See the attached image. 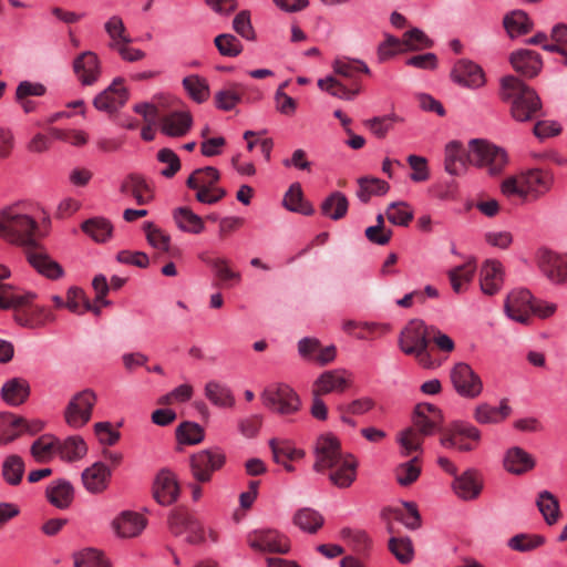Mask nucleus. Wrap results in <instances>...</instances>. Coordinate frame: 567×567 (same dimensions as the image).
<instances>
[{"label":"nucleus","mask_w":567,"mask_h":567,"mask_svg":"<svg viewBox=\"0 0 567 567\" xmlns=\"http://www.w3.org/2000/svg\"><path fill=\"white\" fill-rule=\"evenodd\" d=\"M318 86L322 91H326L332 96L341 100H352L360 92L359 87H355L353 90L346 87L340 81H338L336 78L331 75L326 76L323 79H319Z\"/></svg>","instance_id":"48"},{"label":"nucleus","mask_w":567,"mask_h":567,"mask_svg":"<svg viewBox=\"0 0 567 567\" xmlns=\"http://www.w3.org/2000/svg\"><path fill=\"white\" fill-rule=\"evenodd\" d=\"M451 78L453 82L468 89H478L485 84L484 71L470 60L457 61L451 72Z\"/></svg>","instance_id":"20"},{"label":"nucleus","mask_w":567,"mask_h":567,"mask_svg":"<svg viewBox=\"0 0 567 567\" xmlns=\"http://www.w3.org/2000/svg\"><path fill=\"white\" fill-rule=\"evenodd\" d=\"M550 187V177L540 169H529L518 176L506 178L502 183V193L507 197L525 198L528 195L538 196Z\"/></svg>","instance_id":"3"},{"label":"nucleus","mask_w":567,"mask_h":567,"mask_svg":"<svg viewBox=\"0 0 567 567\" xmlns=\"http://www.w3.org/2000/svg\"><path fill=\"white\" fill-rule=\"evenodd\" d=\"M95 403L96 395L92 390L86 389L76 393L70 400L64 411V419L68 425L73 429L84 426L91 420Z\"/></svg>","instance_id":"8"},{"label":"nucleus","mask_w":567,"mask_h":567,"mask_svg":"<svg viewBox=\"0 0 567 567\" xmlns=\"http://www.w3.org/2000/svg\"><path fill=\"white\" fill-rule=\"evenodd\" d=\"M269 446L272 452V458L276 463H281V457L292 461L305 456V452L302 450L291 446L286 441L278 442L276 439H271L269 441Z\"/></svg>","instance_id":"58"},{"label":"nucleus","mask_w":567,"mask_h":567,"mask_svg":"<svg viewBox=\"0 0 567 567\" xmlns=\"http://www.w3.org/2000/svg\"><path fill=\"white\" fill-rule=\"evenodd\" d=\"M452 486L457 497L464 501L475 499L483 488L480 476L474 470H467L460 476L456 475Z\"/></svg>","instance_id":"29"},{"label":"nucleus","mask_w":567,"mask_h":567,"mask_svg":"<svg viewBox=\"0 0 567 567\" xmlns=\"http://www.w3.org/2000/svg\"><path fill=\"white\" fill-rule=\"evenodd\" d=\"M358 461L351 454H346L333 468H330L329 478L331 483L339 488H347L352 485L357 478Z\"/></svg>","instance_id":"27"},{"label":"nucleus","mask_w":567,"mask_h":567,"mask_svg":"<svg viewBox=\"0 0 567 567\" xmlns=\"http://www.w3.org/2000/svg\"><path fill=\"white\" fill-rule=\"evenodd\" d=\"M358 184L357 197L364 204L368 203L372 196L385 195L390 189L388 182L377 177H361L358 179Z\"/></svg>","instance_id":"39"},{"label":"nucleus","mask_w":567,"mask_h":567,"mask_svg":"<svg viewBox=\"0 0 567 567\" xmlns=\"http://www.w3.org/2000/svg\"><path fill=\"white\" fill-rule=\"evenodd\" d=\"M111 476L112 471L107 465L95 462L82 472L81 478L87 492L97 494L107 488Z\"/></svg>","instance_id":"24"},{"label":"nucleus","mask_w":567,"mask_h":567,"mask_svg":"<svg viewBox=\"0 0 567 567\" xmlns=\"http://www.w3.org/2000/svg\"><path fill=\"white\" fill-rule=\"evenodd\" d=\"M193 125V117L188 111H175L162 118L161 131L169 137L186 135Z\"/></svg>","instance_id":"28"},{"label":"nucleus","mask_w":567,"mask_h":567,"mask_svg":"<svg viewBox=\"0 0 567 567\" xmlns=\"http://www.w3.org/2000/svg\"><path fill=\"white\" fill-rule=\"evenodd\" d=\"M443 422L441 411L433 404L419 403L414 410L413 427L423 435H432L440 430Z\"/></svg>","instance_id":"21"},{"label":"nucleus","mask_w":567,"mask_h":567,"mask_svg":"<svg viewBox=\"0 0 567 567\" xmlns=\"http://www.w3.org/2000/svg\"><path fill=\"white\" fill-rule=\"evenodd\" d=\"M83 231L96 243H105L112 236L113 226L103 217H94L82 224Z\"/></svg>","instance_id":"44"},{"label":"nucleus","mask_w":567,"mask_h":567,"mask_svg":"<svg viewBox=\"0 0 567 567\" xmlns=\"http://www.w3.org/2000/svg\"><path fill=\"white\" fill-rule=\"evenodd\" d=\"M545 543V538L540 535L519 534L512 537L508 546L517 551H529Z\"/></svg>","instance_id":"63"},{"label":"nucleus","mask_w":567,"mask_h":567,"mask_svg":"<svg viewBox=\"0 0 567 567\" xmlns=\"http://www.w3.org/2000/svg\"><path fill=\"white\" fill-rule=\"evenodd\" d=\"M247 543L258 551L286 554L290 549L288 538L277 530H254L248 535Z\"/></svg>","instance_id":"14"},{"label":"nucleus","mask_w":567,"mask_h":567,"mask_svg":"<svg viewBox=\"0 0 567 567\" xmlns=\"http://www.w3.org/2000/svg\"><path fill=\"white\" fill-rule=\"evenodd\" d=\"M502 99L511 101V113L518 122L530 121L540 110V99L536 92L516 76L508 75L502 79Z\"/></svg>","instance_id":"2"},{"label":"nucleus","mask_w":567,"mask_h":567,"mask_svg":"<svg viewBox=\"0 0 567 567\" xmlns=\"http://www.w3.org/2000/svg\"><path fill=\"white\" fill-rule=\"evenodd\" d=\"M533 295L527 289L512 290L505 300L504 310L507 317L519 323H528L533 307Z\"/></svg>","instance_id":"13"},{"label":"nucleus","mask_w":567,"mask_h":567,"mask_svg":"<svg viewBox=\"0 0 567 567\" xmlns=\"http://www.w3.org/2000/svg\"><path fill=\"white\" fill-rule=\"evenodd\" d=\"M27 259L39 274L49 279H59L64 274L62 266L53 260L38 244L35 247L27 249Z\"/></svg>","instance_id":"23"},{"label":"nucleus","mask_w":567,"mask_h":567,"mask_svg":"<svg viewBox=\"0 0 567 567\" xmlns=\"http://www.w3.org/2000/svg\"><path fill=\"white\" fill-rule=\"evenodd\" d=\"M389 549L402 564H408L413 559L414 550L410 538L392 537L389 540Z\"/></svg>","instance_id":"60"},{"label":"nucleus","mask_w":567,"mask_h":567,"mask_svg":"<svg viewBox=\"0 0 567 567\" xmlns=\"http://www.w3.org/2000/svg\"><path fill=\"white\" fill-rule=\"evenodd\" d=\"M30 395V384L23 378H12L6 381L1 388L2 400L11 406H18L27 401Z\"/></svg>","instance_id":"30"},{"label":"nucleus","mask_w":567,"mask_h":567,"mask_svg":"<svg viewBox=\"0 0 567 567\" xmlns=\"http://www.w3.org/2000/svg\"><path fill=\"white\" fill-rule=\"evenodd\" d=\"M430 337V327H426L422 320L413 319L409 321L400 333V349L405 354L414 355L422 361Z\"/></svg>","instance_id":"6"},{"label":"nucleus","mask_w":567,"mask_h":567,"mask_svg":"<svg viewBox=\"0 0 567 567\" xmlns=\"http://www.w3.org/2000/svg\"><path fill=\"white\" fill-rule=\"evenodd\" d=\"M104 29L107 35L110 37L109 44H113L114 42L121 43V41H132V38L127 33L122 18L118 16H112L105 22Z\"/></svg>","instance_id":"61"},{"label":"nucleus","mask_w":567,"mask_h":567,"mask_svg":"<svg viewBox=\"0 0 567 567\" xmlns=\"http://www.w3.org/2000/svg\"><path fill=\"white\" fill-rule=\"evenodd\" d=\"M73 71L82 85H93L102 73L101 61L93 51H84L73 61Z\"/></svg>","instance_id":"19"},{"label":"nucleus","mask_w":567,"mask_h":567,"mask_svg":"<svg viewBox=\"0 0 567 567\" xmlns=\"http://www.w3.org/2000/svg\"><path fill=\"white\" fill-rule=\"evenodd\" d=\"M332 69L334 73L349 79H353L358 72L370 74V69L364 61L347 56L334 59Z\"/></svg>","instance_id":"47"},{"label":"nucleus","mask_w":567,"mask_h":567,"mask_svg":"<svg viewBox=\"0 0 567 567\" xmlns=\"http://www.w3.org/2000/svg\"><path fill=\"white\" fill-rule=\"evenodd\" d=\"M470 163L467 154L462 144L452 141L445 146L444 168L452 176H458L466 171V164Z\"/></svg>","instance_id":"31"},{"label":"nucleus","mask_w":567,"mask_h":567,"mask_svg":"<svg viewBox=\"0 0 567 567\" xmlns=\"http://www.w3.org/2000/svg\"><path fill=\"white\" fill-rule=\"evenodd\" d=\"M24 473V463L19 455L8 456L2 464V475L7 483L17 485L21 482Z\"/></svg>","instance_id":"53"},{"label":"nucleus","mask_w":567,"mask_h":567,"mask_svg":"<svg viewBox=\"0 0 567 567\" xmlns=\"http://www.w3.org/2000/svg\"><path fill=\"white\" fill-rule=\"evenodd\" d=\"M509 61L514 70L525 78L536 76L543 68L540 55L528 49H520L513 52Z\"/></svg>","instance_id":"25"},{"label":"nucleus","mask_w":567,"mask_h":567,"mask_svg":"<svg viewBox=\"0 0 567 567\" xmlns=\"http://www.w3.org/2000/svg\"><path fill=\"white\" fill-rule=\"evenodd\" d=\"M504 25L512 38L526 34L533 28V23L527 13L522 10H514L505 16Z\"/></svg>","instance_id":"46"},{"label":"nucleus","mask_w":567,"mask_h":567,"mask_svg":"<svg viewBox=\"0 0 567 567\" xmlns=\"http://www.w3.org/2000/svg\"><path fill=\"white\" fill-rule=\"evenodd\" d=\"M468 147V162L477 167H487L492 176L501 174L507 164L505 150L487 141L472 140Z\"/></svg>","instance_id":"4"},{"label":"nucleus","mask_w":567,"mask_h":567,"mask_svg":"<svg viewBox=\"0 0 567 567\" xmlns=\"http://www.w3.org/2000/svg\"><path fill=\"white\" fill-rule=\"evenodd\" d=\"M421 473V468L417 465V457H413L408 462L400 464L395 468V477L400 485L408 486L415 482Z\"/></svg>","instance_id":"59"},{"label":"nucleus","mask_w":567,"mask_h":567,"mask_svg":"<svg viewBox=\"0 0 567 567\" xmlns=\"http://www.w3.org/2000/svg\"><path fill=\"white\" fill-rule=\"evenodd\" d=\"M23 419L9 412L0 413V445L13 442L22 433Z\"/></svg>","instance_id":"41"},{"label":"nucleus","mask_w":567,"mask_h":567,"mask_svg":"<svg viewBox=\"0 0 567 567\" xmlns=\"http://www.w3.org/2000/svg\"><path fill=\"white\" fill-rule=\"evenodd\" d=\"M316 462L313 470L322 472L327 468H333L334 465L344 457L340 452V442L331 434L321 435L315 447Z\"/></svg>","instance_id":"10"},{"label":"nucleus","mask_w":567,"mask_h":567,"mask_svg":"<svg viewBox=\"0 0 567 567\" xmlns=\"http://www.w3.org/2000/svg\"><path fill=\"white\" fill-rule=\"evenodd\" d=\"M536 505L548 525H554L558 522L560 515L559 502L554 494L548 491L540 492Z\"/></svg>","instance_id":"45"},{"label":"nucleus","mask_w":567,"mask_h":567,"mask_svg":"<svg viewBox=\"0 0 567 567\" xmlns=\"http://www.w3.org/2000/svg\"><path fill=\"white\" fill-rule=\"evenodd\" d=\"M226 462L225 454L219 449H206L194 453L189 457V467L193 477L199 483L212 480L215 471L220 470Z\"/></svg>","instance_id":"7"},{"label":"nucleus","mask_w":567,"mask_h":567,"mask_svg":"<svg viewBox=\"0 0 567 567\" xmlns=\"http://www.w3.org/2000/svg\"><path fill=\"white\" fill-rule=\"evenodd\" d=\"M173 218L178 229L184 233L198 235L205 229L203 218L187 207L174 209Z\"/></svg>","instance_id":"34"},{"label":"nucleus","mask_w":567,"mask_h":567,"mask_svg":"<svg viewBox=\"0 0 567 567\" xmlns=\"http://www.w3.org/2000/svg\"><path fill=\"white\" fill-rule=\"evenodd\" d=\"M176 439L181 444L195 445L204 440V430L197 423L184 422L176 429Z\"/></svg>","instance_id":"52"},{"label":"nucleus","mask_w":567,"mask_h":567,"mask_svg":"<svg viewBox=\"0 0 567 567\" xmlns=\"http://www.w3.org/2000/svg\"><path fill=\"white\" fill-rule=\"evenodd\" d=\"M423 436L424 435L413 426L403 430L398 436V442L402 449V454L408 456L412 452L419 451L423 442Z\"/></svg>","instance_id":"56"},{"label":"nucleus","mask_w":567,"mask_h":567,"mask_svg":"<svg viewBox=\"0 0 567 567\" xmlns=\"http://www.w3.org/2000/svg\"><path fill=\"white\" fill-rule=\"evenodd\" d=\"M39 225L32 214V206L14 203L0 210V237L9 244L24 248L35 247Z\"/></svg>","instance_id":"1"},{"label":"nucleus","mask_w":567,"mask_h":567,"mask_svg":"<svg viewBox=\"0 0 567 567\" xmlns=\"http://www.w3.org/2000/svg\"><path fill=\"white\" fill-rule=\"evenodd\" d=\"M59 439L50 434L38 437L31 445L30 452L38 463L50 462L58 452Z\"/></svg>","instance_id":"36"},{"label":"nucleus","mask_w":567,"mask_h":567,"mask_svg":"<svg viewBox=\"0 0 567 567\" xmlns=\"http://www.w3.org/2000/svg\"><path fill=\"white\" fill-rule=\"evenodd\" d=\"M475 265L471 261L465 265L457 266L449 271V279L452 289L458 293L463 289L464 284L471 282L474 277Z\"/></svg>","instance_id":"55"},{"label":"nucleus","mask_w":567,"mask_h":567,"mask_svg":"<svg viewBox=\"0 0 567 567\" xmlns=\"http://www.w3.org/2000/svg\"><path fill=\"white\" fill-rule=\"evenodd\" d=\"M413 215V209L405 202L391 203L386 209L388 220L396 226H408Z\"/></svg>","instance_id":"54"},{"label":"nucleus","mask_w":567,"mask_h":567,"mask_svg":"<svg viewBox=\"0 0 567 567\" xmlns=\"http://www.w3.org/2000/svg\"><path fill=\"white\" fill-rule=\"evenodd\" d=\"M147 526V518L137 512L123 511L111 522L114 535L122 539L140 536Z\"/></svg>","instance_id":"12"},{"label":"nucleus","mask_w":567,"mask_h":567,"mask_svg":"<svg viewBox=\"0 0 567 567\" xmlns=\"http://www.w3.org/2000/svg\"><path fill=\"white\" fill-rule=\"evenodd\" d=\"M451 379L456 392L465 398H476L483 390L480 377L467 363H457L451 372Z\"/></svg>","instance_id":"11"},{"label":"nucleus","mask_w":567,"mask_h":567,"mask_svg":"<svg viewBox=\"0 0 567 567\" xmlns=\"http://www.w3.org/2000/svg\"><path fill=\"white\" fill-rule=\"evenodd\" d=\"M284 206L295 213L302 215H312L315 209L312 205L303 200L302 189L299 183L292 184L284 196Z\"/></svg>","instance_id":"40"},{"label":"nucleus","mask_w":567,"mask_h":567,"mask_svg":"<svg viewBox=\"0 0 567 567\" xmlns=\"http://www.w3.org/2000/svg\"><path fill=\"white\" fill-rule=\"evenodd\" d=\"M146 238L148 244L162 251H168L171 237L153 223L145 224Z\"/></svg>","instance_id":"64"},{"label":"nucleus","mask_w":567,"mask_h":567,"mask_svg":"<svg viewBox=\"0 0 567 567\" xmlns=\"http://www.w3.org/2000/svg\"><path fill=\"white\" fill-rule=\"evenodd\" d=\"M169 527L175 534L185 533L186 540L190 544H202L208 539L213 543L218 540V535L214 529L208 528V530H206L200 522L189 515L172 517Z\"/></svg>","instance_id":"9"},{"label":"nucleus","mask_w":567,"mask_h":567,"mask_svg":"<svg viewBox=\"0 0 567 567\" xmlns=\"http://www.w3.org/2000/svg\"><path fill=\"white\" fill-rule=\"evenodd\" d=\"M183 85L189 96L197 103H203L209 97V85L206 79L199 75L184 78Z\"/></svg>","instance_id":"51"},{"label":"nucleus","mask_w":567,"mask_h":567,"mask_svg":"<svg viewBox=\"0 0 567 567\" xmlns=\"http://www.w3.org/2000/svg\"><path fill=\"white\" fill-rule=\"evenodd\" d=\"M261 400L266 408L281 415H290L300 409V400L297 393L287 384L270 385L261 393Z\"/></svg>","instance_id":"5"},{"label":"nucleus","mask_w":567,"mask_h":567,"mask_svg":"<svg viewBox=\"0 0 567 567\" xmlns=\"http://www.w3.org/2000/svg\"><path fill=\"white\" fill-rule=\"evenodd\" d=\"M47 495L52 505L58 508H66L73 499V487L65 480L53 482L47 489Z\"/></svg>","instance_id":"42"},{"label":"nucleus","mask_w":567,"mask_h":567,"mask_svg":"<svg viewBox=\"0 0 567 567\" xmlns=\"http://www.w3.org/2000/svg\"><path fill=\"white\" fill-rule=\"evenodd\" d=\"M534 466L533 456L520 447H512L505 454L504 467L512 474L520 475L530 471Z\"/></svg>","instance_id":"33"},{"label":"nucleus","mask_w":567,"mask_h":567,"mask_svg":"<svg viewBox=\"0 0 567 567\" xmlns=\"http://www.w3.org/2000/svg\"><path fill=\"white\" fill-rule=\"evenodd\" d=\"M153 496L163 506L175 503L179 496L176 475L168 468H162L153 482Z\"/></svg>","instance_id":"17"},{"label":"nucleus","mask_w":567,"mask_h":567,"mask_svg":"<svg viewBox=\"0 0 567 567\" xmlns=\"http://www.w3.org/2000/svg\"><path fill=\"white\" fill-rule=\"evenodd\" d=\"M538 266L546 278L556 285L567 281V259L548 249L538 252Z\"/></svg>","instance_id":"18"},{"label":"nucleus","mask_w":567,"mask_h":567,"mask_svg":"<svg viewBox=\"0 0 567 567\" xmlns=\"http://www.w3.org/2000/svg\"><path fill=\"white\" fill-rule=\"evenodd\" d=\"M351 382L352 374L344 369L324 371L316 380L312 394L342 393L350 386Z\"/></svg>","instance_id":"15"},{"label":"nucleus","mask_w":567,"mask_h":567,"mask_svg":"<svg viewBox=\"0 0 567 567\" xmlns=\"http://www.w3.org/2000/svg\"><path fill=\"white\" fill-rule=\"evenodd\" d=\"M512 408L507 400H502L498 406L488 403L478 404L474 412L475 420L481 424H496L509 416Z\"/></svg>","instance_id":"32"},{"label":"nucleus","mask_w":567,"mask_h":567,"mask_svg":"<svg viewBox=\"0 0 567 567\" xmlns=\"http://www.w3.org/2000/svg\"><path fill=\"white\" fill-rule=\"evenodd\" d=\"M58 452L61 460L74 462L86 455L87 445L80 435H72L63 441L59 440Z\"/></svg>","instance_id":"35"},{"label":"nucleus","mask_w":567,"mask_h":567,"mask_svg":"<svg viewBox=\"0 0 567 567\" xmlns=\"http://www.w3.org/2000/svg\"><path fill=\"white\" fill-rule=\"evenodd\" d=\"M400 118L391 113L382 116H374L363 122L364 126L378 138H384Z\"/></svg>","instance_id":"50"},{"label":"nucleus","mask_w":567,"mask_h":567,"mask_svg":"<svg viewBox=\"0 0 567 567\" xmlns=\"http://www.w3.org/2000/svg\"><path fill=\"white\" fill-rule=\"evenodd\" d=\"M206 399L215 406L218 408H233L235 404V396L231 390L217 381H208L204 389Z\"/></svg>","instance_id":"37"},{"label":"nucleus","mask_w":567,"mask_h":567,"mask_svg":"<svg viewBox=\"0 0 567 567\" xmlns=\"http://www.w3.org/2000/svg\"><path fill=\"white\" fill-rule=\"evenodd\" d=\"M73 559L75 567H110L103 553L92 547L74 553Z\"/></svg>","instance_id":"49"},{"label":"nucleus","mask_w":567,"mask_h":567,"mask_svg":"<svg viewBox=\"0 0 567 567\" xmlns=\"http://www.w3.org/2000/svg\"><path fill=\"white\" fill-rule=\"evenodd\" d=\"M349 208L347 196L341 192H333L321 204V213L332 220L343 218Z\"/></svg>","instance_id":"38"},{"label":"nucleus","mask_w":567,"mask_h":567,"mask_svg":"<svg viewBox=\"0 0 567 567\" xmlns=\"http://www.w3.org/2000/svg\"><path fill=\"white\" fill-rule=\"evenodd\" d=\"M402 45H404L406 50L415 51L431 48L433 42L421 29L413 28L404 33Z\"/></svg>","instance_id":"62"},{"label":"nucleus","mask_w":567,"mask_h":567,"mask_svg":"<svg viewBox=\"0 0 567 567\" xmlns=\"http://www.w3.org/2000/svg\"><path fill=\"white\" fill-rule=\"evenodd\" d=\"M120 193L123 196H132L137 205H145L153 198L150 185L138 174L126 176L120 185Z\"/></svg>","instance_id":"26"},{"label":"nucleus","mask_w":567,"mask_h":567,"mask_svg":"<svg viewBox=\"0 0 567 567\" xmlns=\"http://www.w3.org/2000/svg\"><path fill=\"white\" fill-rule=\"evenodd\" d=\"M293 523L302 532L315 534L322 527L324 518L318 511L305 507L295 514Z\"/></svg>","instance_id":"43"},{"label":"nucleus","mask_w":567,"mask_h":567,"mask_svg":"<svg viewBox=\"0 0 567 567\" xmlns=\"http://www.w3.org/2000/svg\"><path fill=\"white\" fill-rule=\"evenodd\" d=\"M214 43L223 56L235 58L243 51L241 42L230 33H223L215 38Z\"/></svg>","instance_id":"57"},{"label":"nucleus","mask_w":567,"mask_h":567,"mask_svg":"<svg viewBox=\"0 0 567 567\" xmlns=\"http://www.w3.org/2000/svg\"><path fill=\"white\" fill-rule=\"evenodd\" d=\"M504 284V268L501 261L487 259L480 270V286L483 293L493 296L497 293Z\"/></svg>","instance_id":"22"},{"label":"nucleus","mask_w":567,"mask_h":567,"mask_svg":"<svg viewBox=\"0 0 567 567\" xmlns=\"http://www.w3.org/2000/svg\"><path fill=\"white\" fill-rule=\"evenodd\" d=\"M127 100L128 92L123 85L122 79L116 78L94 97L93 105L101 112L113 113L122 107Z\"/></svg>","instance_id":"16"}]
</instances>
